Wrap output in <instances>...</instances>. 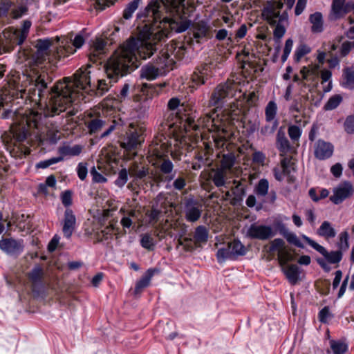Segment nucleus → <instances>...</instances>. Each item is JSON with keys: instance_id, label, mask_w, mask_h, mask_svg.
I'll list each match as a JSON object with an SVG mask.
<instances>
[{"instance_id": "6e6552de", "label": "nucleus", "mask_w": 354, "mask_h": 354, "mask_svg": "<svg viewBox=\"0 0 354 354\" xmlns=\"http://www.w3.org/2000/svg\"><path fill=\"white\" fill-rule=\"evenodd\" d=\"M84 44V39L80 34L77 35L73 40V46L68 44L66 39H63L58 46H56L55 57L60 59L62 57H68L75 52L76 48H81Z\"/></svg>"}, {"instance_id": "7c9ffc66", "label": "nucleus", "mask_w": 354, "mask_h": 354, "mask_svg": "<svg viewBox=\"0 0 354 354\" xmlns=\"http://www.w3.org/2000/svg\"><path fill=\"white\" fill-rule=\"evenodd\" d=\"M228 244L230 245L233 260L236 259V258L239 256H243L246 254V249L240 241L234 240L232 241L228 242Z\"/></svg>"}, {"instance_id": "412c9836", "label": "nucleus", "mask_w": 354, "mask_h": 354, "mask_svg": "<svg viewBox=\"0 0 354 354\" xmlns=\"http://www.w3.org/2000/svg\"><path fill=\"white\" fill-rule=\"evenodd\" d=\"M210 71L211 68L207 64L198 67L191 77V80L194 84L192 86L194 87L195 85L198 86L205 84V80H207V77L209 75Z\"/></svg>"}, {"instance_id": "a18cd8bd", "label": "nucleus", "mask_w": 354, "mask_h": 354, "mask_svg": "<svg viewBox=\"0 0 354 354\" xmlns=\"http://www.w3.org/2000/svg\"><path fill=\"white\" fill-rule=\"evenodd\" d=\"M293 259L292 254L285 248L278 254V261L282 267L288 265L287 263L293 261Z\"/></svg>"}, {"instance_id": "423d86ee", "label": "nucleus", "mask_w": 354, "mask_h": 354, "mask_svg": "<svg viewBox=\"0 0 354 354\" xmlns=\"http://www.w3.org/2000/svg\"><path fill=\"white\" fill-rule=\"evenodd\" d=\"M240 92L238 83L227 80L226 82L218 84L212 93L209 104L216 108L221 107L224 103L235 97L237 92Z\"/></svg>"}, {"instance_id": "3c124183", "label": "nucleus", "mask_w": 354, "mask_h": 354, "mask_svg": "<svg viewBox=\"0 0 354 354\" xmlns=\"http://www.w3.org/2000/svg\"><path fill=\"white\" fill-rule=\"evenodd\" d=\"M140 244L142 247L149 250H153L155 246L153 239L148 234L142 236Z\"/></svg>"}, {"instance_id": "6e6d98bb", "label": "nucleus", "mask_w": 354, "mask_h": 354, "mask_svg": "<svg viewBox=\"0 0 354 354\" xmlns=\"http://www.w3.org/2000/svg\"><path fill=\"white\" fill-rule=\"evenodd\" d=\"M114 228L113 227L108 226L105 227L104 230H101L97 233V239L98 241H102L104 240H107L111 237L113 233Z\"/></svg>"}, {"instance_id": "c9c22d12", "label": "nucleus", "mask_w": 354, "mask_h": 354, "mask_svg": "<svg viewBox=\"0 0 354 354\" xmlns=\"http://www.w3.org/2000/svg\"><path fill=\"white\" fill-rule=\"evenodd\" d=\"M281 234L283 236V237L287 240V241L291 244L295 245V246L304 248V246L297 236V235L291 232H289L288 229L283 228L281 230Z\"/></svg>"}, {"instance_id": "c756f323", "label": "nucleus", "mask_w": 354, "mask_h": 354, "mask_svg": "<svg viewBox=\"0 0 354 354\" xmlns=\"http://www.w3.org/2000/svg\"><path fill=\"white\" fill-rule=\"evenodd\" d=\"M51 46V41L48 39H38L36 41L35 48H37V55L38 58L45 59L47 55L48 50Z\"/></svg>"}, {"instance_id": "f03ea898", "label": "nucleus", "mask_w": 354, "mask_h": 354, "mask_svg": "<svg viewBox=\"0 0 354 354\" xmlns=\"http://www.w3.org/2000/svg\"><path fill=\"white\" fill-rule=\"evenodd\" d=\"M185 0L152 1L145 8V14L151 23L145 24L140 32V38L131 37L122 44L105 65V73L113 82L118 80L140 64L138 57L147 59L157 50V41L169 37L170 33L187 30L191 21L184 12Z\"/></svg>"}, {"instance_id": "49530a36", "label": "nucleus", "mask_w": 354, "mask_h": 354, "mask_svg": "<svg viewBox=\"0 0 354 354\" xmlns=\"http://www.w3.org/2000/svg\"><path fill=\"white\" fill-rule=\"evenodd\" d=\"M167 109L171 111H180L183 109V104L181 103L178 97H174L169 100L167 103Z\"/></svg>"}, {"instance_id": "20e7f679", "label": "nucleus", "mask_w": 354, "mask_h": 354, "mask_svg": "<svg viewBox=\"0 0 354 354\" xmlns=\"http://www.w3.org/2000/svg\"><path fill=\"white\" fill-rule=\"evenodd\" d=\"M283 3L279 1H270L267 6L263 8L261 12L263 18L270 25H276L274 30V37L277 41L283 37L286 32V28L283 23L288 21V14L286 11L280 14Z\"/></svg>"}, {"instance_id": "72a5a7b5", "label": "nucleus", "mask_w": 354, "mask_h": 354, "mask_svg": "<svg viewBox=\"0 0 354 354\" xmlns=\"http://www.w3.org/2000/svg\"><path fill=\"white\" fill-rule=\"evenodd\" d=\"M230 245L228 243L220 248L216 252V259L219 263H223L227 260H233Z\"/></svg>"}, {"instance_id": "393cba45", "label": "nucleus", "mask_w": 354, "mask_h": 354, "mask_svg": "<svg viewBox=\"0 0 354 354\" xmlns=\"http://www.w3.org/2000/svg\"><path fill=\"white\" fill-rule=\"evenodd\" d=\"M282 270L288 279V281L292 284H296L299 280L300 268L296 264L286 265L282 268Z\"/></svg>"}, {"instance_id": "bf43d9fd", "label": "nucleus", "mask_w": 354, "mask_h": 354, "mask_svg": "<svg viewBox=\"0 0 354 354\" xmlns=\"http://www.w3.org/2000/svg\"><path fill=\"white\" fill-rule=\"evenodd\" d=\"M348 234L347 232H343L339 234V243L338 246L339 250H346L349 248L348 245Z\"/></svg>"}, {"instance_id": "a19ab883", "label": "nucleus", "mask_w": 354, "mask_h": 354, "mask_svg": "<svg viewBox=\"0 0 354 354\" xmlns=\"http://www.w3.org/2000/svg\"><path fill=\"white\" fill-rule=\"evenodd\" d=\"M12 8L10 0H1L0 1V17L10 21V12Z\"/></svg>"}, {"instance_id": "dca6fc26", "label": "nucleus", "mask_w": 354, "mask_h": 354, "mask_svg": "<svg viewBox=\"0 0 354 354\" xmlns=\"http://www.w3.org/2000/svg\"><path fill=\"white\" fill-rule=\"evenodd\" d=\"M314 154L319 160H326L330 158L333 153V145L323 140H318L314 146Z\"/></svg>"}, {"instance_id": "79ce46f5", "label": "nucleus", "mask_w": 354, "mask_h": 354, "mask_svg": "<svg viewBox=\"0 0 354 354\" xmlns=\"http://www.w3.org/2000/svg\"><path fill=\"white\" fill-rule=\"evenodd\" d=\"M269 189V183L267 179H261L257 186L254 192L258 196H265L267 195Z\"/></svg>"}, {"instance_id": "de8ad7c7", "label": "nucleus", "mask_w": 354, "mask_h": 354, "mask_svg": "<svg viewBox=\"0 0 354 354\" xmlns=\"http://www.w3.org/2000/svg\"><path fill=\"white\" fill-rule=\"evenodd\" d=\"M128 173L129 170L125 168L120 170L118 176L115 180V185L118 187H123L128 180Z\"/></svg>"}, {"instance_id": "c03bdc74", "label": "nucleus", "mask_w": 354, "mask_h": 354, "mask_svg": "<svg viewBox=\"0 0 354 354\" xmlns=\"http://www.w3.org/2000/svg\"><path fill=\"white\" fill-rule=\"evenodd\" d=\"M235 160V156L233 153H230L224 154L221 160V168L225 171L231 169L234 165Z\"/></svg>"}, {"instance_id": "f3484780", "label": "nucleus", "mask_w": 354, "mask_h": 354, "mask_svg": "<svg viewBox=\"0 0 354 354\" xmlns=\"http://www.w3.org/2000/svg\"><path fill=\"white\" fill-rule=\"evenodd\" d=\"M44 272L40 266H35L28 274V277L31 283L33 292H39L44 287Z\"/></svg>"}, {"instance_id": "9b49d317", "label": "nucleus", "mask_w": 354, "mask_h": 354, "mask_svg": "<svg viewBox=\"0 0 354 354\" xmlns=\"http://www.w3.org/2000/svg\"><path fill=\"white\" fill-rule=\"evenodd\" d=\"M0 249L9 256L17 257L24 251V241L13 238H3L0 240Z\"/></svg>"}, {"instance_id": "7ed1b4c3", "label": "nucleus", "mask_w": 354, "mask_h": 354, "mask_svg": "<svg viewBox=\"0 0 354 354\" xmlns=\"http://www.w3.org/2000/svg\"><path fill=\"white\" fill-rule=\"evenodd\" d=\"M223 113L224 115L223 117H224L225 119L218 118V114H216V117H214L215 113H206L204 117L198 120V124H195L194 120L188 119L189 125L194 130H198L201 125L209 131L218 133L220 132L225 133L227 131V120L230 122L237 119L241 113V109L237 103H233L230 108L225 109Z\"/></svg>"}, {"instance_id": "39448f33", "label": "nucleus", "mask_w": 354, "mask_h": 354, "mask_svg": "<svg viewBox=\"0 0 354 354\" xmlns=\"http://www.w3.org/2000/svg\"><path fill=\"white\" fill-rule=\"evenodd\" d=\"M174 61L170 58L167 53H162L156 61V65L151 64L143 66L140 71V76L142 79L151 81L156 80L163 73L165 69H172Z\"/></svg>"}, {"instance_id": "ddd939ff", "label": "nucleus", "mask_w": 354, "mask_h": 354, "mask_svg": "<svg viewBox=\"0 0 354 354\" xmlns=\"http://www.w3.org/2000/svg\"><path fill=\"white\" fill-rule=\"evenodd\" d=\"M248 236L252 239L267 240L275 235L270 226L252 224L248 230Z\"/></svg>"}, {"instance_id": "0eeeda50", "label": "nucleus", "mask_w": 354, "mask_h": 354, "mask_svg": "<svg viewBox=\"0 0 354 354\" xmlns=\"http://www.w3.org/2000/svg\"><path fill=\"white\" fill-rule=\"evenodd\" d=\"M144 131L142 127L131 124L126 132V137L121 143V147L127 150L136 149L143 142Z\"/></svg>"}, {"instance_id": "13d9d810", "label": "nucleus", "mask_w": 354, "mask_h": 354, "mask_svg": "<svg viewBox=\"0 0 354 354\" xmlns=\"http://www.w3.org/2000/svg\"><path fill=\"white\" fill-rule=\"evenodd\" d=\"M278 121L277 120L272 121V125L267 124L261 127V133L263 136H269L272 134L277 129Z\"/></svg>"}, {"instance_id": "f8f14e48", "label": "nucleus", "mask_w": 354, "mask_h": 354, "mask_svg": "<svg viewBox=\"0 0 354 354\" xmlns=\"http://www.w3.org/2000/svg\"><path fill=\"white\" fill-rule=\"evenodd\" d=\"M353 193V185L348 181H344L334 188L333 194L330 197V200L337 205L351 196Z\"/></svg>"}, {"instance_id": "37998d69", "label": "nucleus", "mask_w": 354, "mask_h": 354, "mask_svg": "<svg viewBox=\"0 0 354 354\" xmlns=\"http://www.w3.org/2000/svg\"><path fill=\"white\" fill-rule=\"evenodd\" d=\"M142 1V0H133L129 3L124 10L123 17L126 19H130Z\"/></svg>"}, {"instance_id": "4468645a", "label": "nucleus", "mask_w": 354, "mask_h": 354, "mask_svg": "<svg viewBox=\"0 0 354 354\" xmlns=\"http://www.w3.org/2000/svg\"><path fill=\"white\" fill-rule=\"evenodd\" d=\"M185 214L187 221H197L202 214V205L192 198L187 200L185 204Z\"/></svg>"}, {"instance_id": "bb28decb", "label": "nucleus", "mask_w": 354, "mask_h": 354, "mask_svg": "<svg viewBox=\"0 0 354 354\" xmlns=\"http://www.w3.org/2000/svg\"><path fill=\"white\" fill-rule=\"evenodd\" d=\"M82 151V147L80 145H75L71 147L68 145H64L58 148L57 151L59 156L57 158H62V161H63L65 157L78 156L81 153Z\"/></svg>"}, {"instance_id": "338daca9", "label": "nucleus", "mask_w": 354, "mask_h": 354, "mask_svg": "<svg viewBox=\"0 0 354 354\" xmlns=\"http://www.w3.org/2000/svg\"><path fill=\"white\" fill-rule=\"evenodd\" d=\"M265 160H266V156L261 151H255L252 154V160L255 163L263 165Z\"/></svg>"}, {"instance_id": "ea45409f", "label": "nucleus", "mask_w": 354, "mask_h": 354, "mask_svg": "<svg viewBox=\"0 0 354 354\" xmlns=\"http://www.w3.org/2000/svg\"><path fill=\"white\" fill-rule=\"evenodd\" d=\"M106 122L104 120L94 118L86 122V127L88 129L90 134H93L98 132L104 125Z\"/></svg>"}, {"instance_id": "c85d7f7f", "label": "nucleus", "mask_w": 354, "mask_h": 354, "mask_svg": "<svg viewBox=\"0 0 354 354\" xmlns=\"http://www.w3.org/2000/svg\"><path fill=\"white\" fill-rule=\"evenodd\" d=\"M343 82L342 86L348 88H354V68L351 67H346L343 70Z\"/></svg>"}, {"instance_id": "473e14b6", "label": "nucleus", "mask_w": 354, "mask_h": 354, "mask_svg": "<svg viewBox=\"0 0 354 354\" xmlns=\"http://www.w3.org/2000/svg\"><path fill=\"white\" fill-rule=\"evenodd\" d=\"M309 20L312 24L313 32H321L323 30V18L321 12H317L310 15Z\"/></svg>"}, {"instance_id": "aec40b11", "label": "nucleus", "mask_w": 354, "mask_h": 354, "mask_svg": "<svg viewBox=\"0 0 354 354\" xmlns=\"http://www.w3.org/2000/svg\"><path fill=\"white\" fill-rule=\"evenodd\" d=\"M28 6L27 0H17L12 1V8L10 12V21L19 19L28 14Z\"/></svg>"}, {"instance_id": "5fc2aeb1", "label": "nucleus", "mask_w": 354, "mask_h": 354, "mask_svg": "<svg viewBox=\"0 0 354 354\" xmlns=\"http://www.w3.org/2000/svg\"><path fill=\"white\" fill-rule=\"evenodd\" d=\"M310 51V48L305 45H299L295 53V59L297 62H299L305 55L309 53Z\"/></svg>"}, {"instance_id": "1a4fd4ad", "label": "nucleus", "mask_w": 354, "mask_h": 354, "mask_svg": "<svg viewBox=\"0 0 354 354\" xmlns=\"http://www.w3.org/2000/svg\"><path fill=\"white\" fill-rule=\"evenodd\" d=\"M32 26V21L29 19L24 20L19 28L13 29L7 36L10 45L21 46L27 39L30 29Z\"/></svg>"}, {"instance_id": "6ab92c4d", "label": "nucleus", "mask_w": 354, "mask_h": 354, "mask_svg": "<svg viewBox=\"0 0 354 354\" xmlns=\"http://www.w3.org/2000/svg\"><path fill=\"white\" fill-rule=\"evenodd\" d=\"M346 0H333L330 17L337 19L350 11L353 7L351 2L345 4Z\"/></svg>"}, {"instance_id": "09e8293b", "label": "nucleus", "mask_w": 354, "mask_h": 354, "mask_svg": "<svg viewBox=\"0 0 354 354\" xmlns=\"http://www.w3.org/2000/svg\"><path fill=\"white\" fill-rule=\"evenodd\" d=\"M285 248V241L281 239H275L270 243L268 252L273 253L276 251L278 253Z\"/></svg>"}, {"instance_id": "e433bc0d", "label": "nucleus", "mask_w": 354, "mask_h": 354, "mask_svg": "<svg viewBox=\"0 0 354 354\" xmlns=\"http://www.w3.org/2000/svg\"><path fill=\"white\" fill-rule=\"evenodd\" d=\"M194 238L196 243H205L207 241L208 231L205 226L200 225L196 228Z\"/></svg>"}, {"instance_id": "2eb2a0df", "label": "nucleus", "mask_w": 354, "mask_h": 354, "mask_svg": "<svg viewBox=\"0 0 354 354\" xmlns=\"http://www.w3.org/2000/svg\"><path fill=\"white\" fill-rule=\"evenodd\" d=\"M156 167L160 173L165 175V181L170 182L174 177L176 172L174 171V165L171 160L165 156H160L156 162Z\"/></svg>"}, {"instance_id": "e2e57ef3", "label": "nucleus", "mask_w": 354, "mask_h": 354, "mask_svg": "<svg viewBox=\"0 0 354 354\" xmlns=\"http://www.w3.org/2000/svg\"><path fill=\"white\" fill-rule=\"evenodd\" d=\"M186 185V180L183 176H178V178L173 182L174 188L178 191L183 189Z\"/></svg>"}, {"instance_id": "603ef678", "label": "nucleus", "mask_w": 354, "mask_h": 354, "mask_svg": "<svg viewBox=\"0 0 354 354\" xmlns=\"http://www.w3.org/2000/svg\"><path fill=\"white\" fill-rule=\"evenodd\" d=\"M62 161V158L53 157L47 160L39 161L36 164L37 169H46L52 165L58 163Z\"/></svg>"}, {"instance_id": "8fccbe9b", "label": "nucleus", "mask_w": 354, "mask_h": 354, "mask_svg": "<svg viewBox=\"0 0 354 354\" xmlns=\"http://www.w3.org/2000/svg\"><path fill=\"white\" fill-rule=\"evenodd\" d=\"M342 100V97L339 95H335L329 98L327 103L324 106L326 110H333L337 108Z\"/></svg>"}, {"instance_id": "f704fd0d", "label": "nucleus", "mask_w": 354, "mask_h": 354, "mask_svg": "<svg viewBox=\"0 0 354 354\" xmlns=\"http://www.w3.org/2000/svg\"><path fill=\"white\" fill-rule=\"evenodd\" d=\"M193 28V35L196 39L206 37L209 31L208 26L206 23L203 21L196 23Z\"/></svg>"}, {"instance_id": "58836bf2", "label": "nucleus", "mask_w": 354, "mask_h": 354, "mask_svg": "<svg viewBox=\"0 0 354 354\" xmlns=\"http://www.w3.org/2000/svg\"><path fill=\"white\" fill-rule=\"evenodd\" d=\"M277 112V106L274 101H270L266 106L265 115L266 120L268 122H271L275 120V117Z\"/></svg>"}, {"instance_id": "9d476101", "label": "nucleus", "mask_w": 354, "mask_h": 354, "mask_svg": "<svg viewBox=\"0 0 354 354\" xmlns=\"http://www.w3.org/2000/svg\"><path fill=\"white\" fill-rule=\"evenodd\" d=\"M301 238L313 249L322 254L325 259L330 263H337L342 259V251H331L328 252L326 248L321 245L316 243L315 241L307 236L306 235L303 234Z\"/></svg>"}, {"instance_id": "052dcab7", "label": "nucleus", "mask_w": 354, "mask_h": 354, "mask_svg": "<svg viewBox=\"0 0 354 354\" xmlns=\"http://www.w3.org/2000/svg\"><path fill=\"white\" fill-rule=\"evenodd\" d=\"M90 174L93 177V181L94 183H102L106 182V178L99 173L95 167H93L90 171Z\"/></svg>"}, {"instance_id": "2f4dec72", "label": "nucleus", "mask_w": 354, "mask_h": 354, "mask_svg": "<svg viewBox=\"0 0 354 354\" xmlns=\"http://www.w3.org/2000/svg\"><path fill=\"white\" fill-rule=\"evenodd\" d=\"M317 234L325 238H333L336 236V232L328 221H324L319 229Z\"/></svg>"}, {"instance_id": "4be33fe9", "label": "nucleus", "mask_w": 354, "mask_h": 354, "mask_svg": "<svg viewBox=\"0 0 354 354\" xmlns=\"http://www.w3.org/2000/svg\"><path fill=\"white\" fill-rule=\"evenodd\" d=\"M129 174L134 181L143 180L149 174V169L136 162H132L129 167Z\"/></svg>"}, {"instance_id": "cd10ccee", "label": "nucleus", "mask_w": 354, "mask_h": 354, "mask_svg": "<svg viewBox=\"0 0 354 354\" xmlns=\"http://www.w3.org/2000/svg\"><path fill=\"white\" fill-rule=\"evenodd\" d=\"M158 272L156 269H148L143 276L136 282L135 286V294L140 293L144 288L147 287L151 278L153 277L155 272Z\"/></svg>"}, {"instance_id": "680f3d73", "label": "nucleus", "mask_w": 354, "mask_h": 354, "mask_svg": "<svg viewBox=\"0 0 354 354\" xmlns=\"http://www.w3.org/2000/svg\"><path fill=\"white\" fill-rule=\"evenodd\" d=\"M77 173L80 180H85L88 173L86 163L80 162L77 167Z\"/></svg>"}, {"instance_id": "5701e85b", "label": "nucleus", "mask_w": 354, "mask_h": 354, "mask_svg": "<svg viewBox=\"0 0 354 354\" xmlns=\"http://www.w3.org/2000/svg\"><path fill=\"white\" fill-rule=\"evenodd\" d=\"M234 184H236V185L232 188L233 198H232L231 204L236 205L243 201L246 194V185L236 180H234Z\"/></svg>"}, {"instance_id": "0e129e2a", "label": "nucleus", "mask_w": 354, "mask_h": 354, "mask_svg": "<svg viewBox=\"0 0 354 354\" xmlns=\"http://www.w3.org/2000/svg\"><path fill=\"white\" fill-rule=\"evenodd\" d=\"M344 128L348 133H354V115L347 117L344 122Z\"/></svg>"}, {"instance_id": "4d7b16f0", "label": "nucleus", "mask_w": 354, "mask_h": 354, "mask_svg": "<svg viewBox=\"0 0 354 354\" xmlns=\"http://www.w3.org/2000/svg\"><path fill=\"white\" fill-rule=\"evenodd\" d=\"M288 135L293 141L298 140L301 135V129L297 125H291L288 127Z\"/></svg>"}, {"instance_id": "f257e3e1", "label": "nucleus", "mask_w": 354, "mask_h": 354, "mask_svg": "<svg viewBox=\"0 0 354 354\" xmlns=\"http://www.w3.org/2000/svg\"><path fill=\"white\" fill-rule=\"evenodd\" d=\"M90 73L88 68H80L73 77H64L47 91L51 78L41 68L34 67L19 78L21 84L9 82L0 90V117L18 122L23 129L19 140H24L29 134L26 127L39 129L44 118L65 111L76 100H84V93L102 96L115 82L107 77L92 86Z\"/></svg>"}, {"instance_id": "69168bd1", "label": "nucleus", "mask_w": 354, "mask_h": 354, "mask_svg": "<svg viewBox=\"0 0 354 354\" xmlns=\"http://www.w3.org/2000/svg\"><path fill=\"white\" fill-rule=\"evenodd\" d=\"M62 203L65 207H68L72 204V192L66 190L62 194Z\"/></svg>"}, {"instance_id": "864d4df0", "label": "nucleus", "mask_w": 354, "mask_h": 354, "mask_svg": "<svg viewBox=\"0 0 354 354\" xmlns=\"http://www.w3.org/2000/svg\"><path fill=\"white\" fill-rule=\"evenodd\" d=\"M106 45V41L104 39L100 38L96 39L93 45L94 55H99L104 53Z\"/></svg>"}, {"instance_id": "b1692460", "label": "nucleus", "mask_w": 354, "mask_h": 354, "mask_svg": "<svg viewBox=\"0 0 354 354\" xmlns=\"http://www.w3.org/2000/svg\"><path fill=\"white\" fill-rule=\"evenodd\" d=\"M277 148L280 151V156H285L290 149V145L286 136L285 131L281 127L277 134Z\"/></svg>"}, {"instance_id": "774afa93", "label": "nucleus", "mask_w": 354, "mask_h": 354, "mask_svg": "<svg viewBox=\"0 0 354 354\" xmlns=\"http://www.w3.org/2000/svg\"><path fill=\"white\" fill-rule=\"evenodd\" d=\"M330 316V312L328 307L323 308L319 313L318 317L319 320L322 323L327 322Z\"/></svg>"}, {"instance_id": "a211bd4d", "label": "nucleus", "mask_w": 354, "mask_h": 354, "mask_svg": "<svg viewBox=\"0 0 354 354\" xmlns=\"http://www.w3.org/2000/svg\"><path fill=\"white\" fill-rule=\"evenodd\" d=\"M76 217L72 209L67 208L64 212L62 232L66 239H70L75 229Z\"/></svg>"}, {"instance_id": "a878e982", "label": "nucleus", "mask_w": 354, "mask_h": 354, "mask_svg": "<svg viewBox=\"0 0 354 354\" xmlns=\"http://www.w3.org/2000/svg\"><path fill=\"white\" fill-rule=\"evenodd\" d=\"M210 178L216 187H226L227 173L223 168L212 169Z\"/></svg>"}, {"instance_id": "4c0bfd02", "label": "nucleus", "mask_w": 354, "mask_h": 354, "mask_svg": "<svg viewBox=\"0 0 354 354\" xmlns=\"http://www.w3.org/2000/svg\"><path fill=\"white\" fill-rule=\"evenodd\" d=\"M330 347L333 354H344L348 351V345L340 340H330Z\"/></svg>"}]
</instances>
